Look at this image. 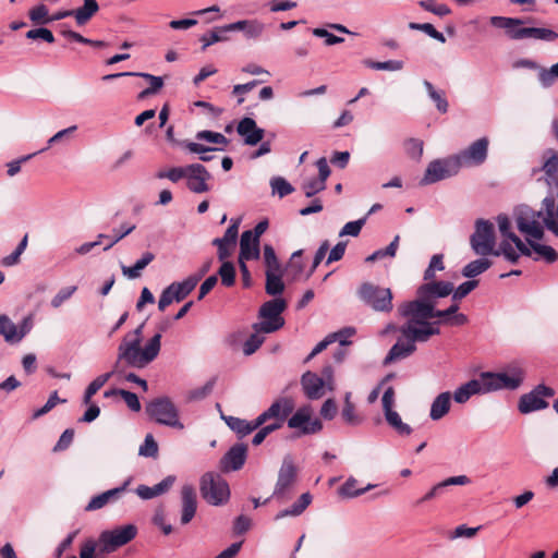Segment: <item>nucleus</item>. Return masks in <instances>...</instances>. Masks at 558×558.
Here are the masks:
<instances>
[{
  "mask_svg": "<svg viewBox=\"0 0 558 558\" xmlns=\"http://www.w3.org/2000/svg\"><path fill=\"white\" fill-rule=\"evenodd\" d=\"M16 325L7 315H0V336L4 338L8 343H16Z\"/></svg>",
  "mask_w": 558,
  "mask_h": 558,
  "instance_id": "864d4df0",
  "label": "nucleus"
},
{
  "mask_svg": "<svg viewBox=\"0 0 558 558\" xmlns=\"http://www.w3.org/2000/svg\"><path fill=\"white\" fill-rule=\"evenodd\" d=\"M265 29L266 25L257 19L239 20L219 27L220 32H242L247 40L259 39Z\"/></svg>",
  "mask_w": 558,
  "mask_h": 558,
  "instance_id": "f3484780",
  "label": "nucleus"
},
{
  "mask_svg": "<svg viewBox=\"0 0 558 558\" xmlns=\"http://www.w3.org/2000/svg\"><path fill=\"white\" fill-rule=\"evenodd\" d=\"M146 413L158 424L177 429H183L180 421L179 410L168 397H160L146 404Z\"/></svg>",
  "mask_w": 558,
  "mask_h": 558,
  "instance_id": "0eeeda50",
  "label": "nucleus"
},
{
  "mask_svg": "<svg viewBox=\"0 0 558 558\" xmlns=\"http://www.w3.org/2000/svg\"><path fill=\"white\" fill-rule=\"evenodd\" d=\"M83 5L74 10V19L78 26L85 25L99 10L96 0H83Z\"/></svg>",
  "mask_w": 558,
  "mask_h": 558,
  "instance_id": "ea45409f",
  "label": "nucleus"
},
{
  "mask_svg": "<svg viewBox=\"0 0 558 558\" xmlns=\"http://www.w3.org/2000/svg\"><path fill=\"white\" fill-rule=\"evenodd\" d=\"M131 483V478L124 481V483L112 489H108L99 495L94 496L89 502L85 506L86 511H96L104 508L106 505L110 502L117 501L122 494L126 490V487Z\"/></svg>",
  "mask_w": 558,
  "mask_h": 558,
  "instance_id": "b1692460",
  "label": "nucleus"
},
{
  "mask_svg": "<svg viewBox=\"0 0 558 558\" xmlns=\"http://www.w3.org/2000/svg\"><path fill=\"white\" fill-rule=\"evenodd\" d=\"M28 17L34 25H45L50 23L49 9L45 4L33 7L28 11Z\"/></svg>",
  "mask_w": 558,
  "mask_h": 558,
  "instance_id": "5fc2aeb1",
  "label": "nucleus"
},
{
  "mask_svg": "<svg viewBox=\"0 0 558 558\" xmlns=\"http://www.w3.org/2000/svg\"><path fill=\"white\" fill-rule=\"evenodd\" d=\"M221 418L226 422L228 427L238 434L239 437H245L251 434L253 430L257 429L259 424H257V418L253 421H246L235 416H226L221 415Z\"/></svg>",
  "mask_w": 558,
  "mask_h": 558,
  "instance_id": "f704fd0d",
  "label": "nucleus"
},
{
  "mask_svg": "<svg viewBox=\"0 0 558 558\" xmlns=\"http://www.w3.org/2000/svg\"><path fill=\"white\" fill-rule=\"evenodd\" d=\"M144 323L134 330L128 332L118 347L119 361H124L126 366L144 368L159 354L161 348V335L155 333L144 347H141Z\"/></svg>",
  "mask_w": 558,
  "mask_h": 558,
  "instance_id": "7ed1b4c3",
  "label": "nucleus"
},
{
  "mask_svg": "<svg viewBox=\"0 0 558 558\" xmlns=\"http://www.w3.org/2000/svg\"><path fill=\"white\" fill-rule=\"evenodd\" d=\"M211 178L207 169L201 163H192L187 166L185 175L187 189L195 193L202 194L208 192L210 186L208 180Z\"/></svg>",
  "mask_w": 558,
  "mask_h": 558,
  "instance_id": "a211bd4d",
  "label": "nucleus"
},
{
  "mask_svg": "<svg viewBox=\"0 0 558 558\" xmlns=\"http://www.w3.org/2000/svg\"><path fill=\"white\" fill-rule=\"evenodd\" d=\"M137 529L133 524L102 531L99 536V554H111L135 538Z\"/></svg>",
  "mask_w": 558,
  "mask_h": 558,
  "instance_id": "9d476101",
  "label": "nucleus"
},
{
  "mask_svg": "<svg viewBox=\"0 0 558 558\" xmlns=\"http://www.w3.org/2000/svg\"><path fill=\"white\" fill-rule=\"evenodd\" d=\"M181 523H190L197 510L196 490L192 484H184L181 488Z\"/></svg>",
  "mask_w": 558,
  "mask_h": 558,
  "instance_id": "5701e85b",
  "label": "nucleus"
},
{
  "mask_svg": "<svg viewBox=\"0 0 558 558\" xmlns=\"http://www.w3.org/2000/svg\"><path fill=\"white\" fill-rule=\"evenodd\" d=\"M247 456V447L244 444H235L232 446L220 460L221 470L225 472L240 470Z\"/></svg>",
  "mask_w": 558,
  "mask_h": 558,
  "instance_id": "4be33fe9",
  "label": "nucleus"
},
{
  "mask_svg": "<svg viewBox=\"0 0 558 558\" xmlns=\"http://www.w3.org/2000/svg\"><path fill=\"white\" fill-rule=\"evenodd\" d=\"M525 38L550 43L558 38V34L555 31L545 27H521L518 28V31L512 32V39L521 40Z\"/></svg>",
  "mask_w": 558,
  "mask_h": 558,
  "instance_id": "c85d7f7f",
  "label": "nucleus"
},
{
  "mask_svg": "<svg viewBox=\"0 0 558 558\" xmlns=\"http://www.w3.org/2000/svg\"><path fill=\"white\" fill-rule=\"evenodd\" d=\"M296 480L298 468L293 458L290 454H287L283 457L278 471V477L271 497L277 499L286 498L292 490Z\"/></svg>",
  "mask_w": 558,
  "mask_h": 558,
  "instance_id": "9b49d317",
  "label": "nucleus"
},
{
  "mask_svg": "<svg viewBox=\"0 0 558 558\" xmlns=\"http://www.w3.org/2000/svg\"><path fill=\"white\" fill-rule=\"evenodd\" d=\"M313 409L311 405L299 408L289 418L288 427L299 429L302 435L315 434L322 430L323 424L318 418H313Z\"/></svg>",
  "mask_w": 558,
  "mask_h": 558,
  "instance_id": "2eb2a0df",
  "label": "nucleus"
},
{
  "mask_svg": "<svg viewBox=\"0 0 558 558\" xmlns=\"http://www.w3.org/2000/svg\"><path fill=\"white\" fill-rule=\"evenodd\" d=\"M312 500L313 497L310 493H303L290 508L279 511L275 515V520L278 521L286 517H298L302 514L305 511V509L311 505Z\"/></svg>",
  "mask_w": 558,
  "mask_h": 558,
  "instance_id": "4c0bfd02",
  "label": "nucleus"
},
{
  "mask_svg": "<svg viewBox=\"0 0 558 558\" xmlns=\"http://www.w3.org/2000/svg\"><path fill=\"white\" fill-rule=\"evenodd\" d=\"M556 78H558V62L549 69H539L538 81L543 87H550Z\"/></svg>",
  "mask_w": 558,
  "mask_h": 558,
  "instance_id": "69168bd1",
  "label": "nucleus"
},
{
  "mask_svg": "<svg viewBox=\"0 0 558 558\" xmlns=\"http://www.w3.org/2000/svg\"><path fill=\"white\" fill-rule=\"evenodd\" d=\"M259 256V240L251 236L250 232H243L240 239L239 262L256 260Z\"/></svg>",
  "mask_w": 558,
  "mask_h": 558,
  "instance_id": "c756f323",
  "label": "nucleus"
},
{
  "mask_svg": "<svg viewBox=\"0 0 558 558\" xmlns=\"http://www.w3.org/2000/svg\"><path fill=\"white\" fill-rule=\"evenodd\" d=\"M541 171L544 172V180L548 186L558 184V153L547 149L542 155Z\"/></svg>",
  "mask_w": 558,
  "mask_h": 558,
  "instance_id": "bb28decb",
  "label": "nucleus"
},
{
  "mask_svg": "<svg viewBox=\"0 0 558 558\" xmlns=\"http://www.w3.org/2000/svg\"><path fill=\"white\" fill-rule=\"evenodd\" d=\"M138 454L145 458H156L158 454V444L151 434L145 436L144 442L140 446Z\"/></svg>",
  "mask_w": 558,
  "mask_h": 558,
  "instance_id": "680f3d73",
  "label": "nucleus"
},
{
  "mask_svg": "<svg viewBox=\"0 0 558 558\" xmlns=\"http://www.w3.org/2000/svg\"><path fill=\"white\" fill-rule=\"evenodd\" d=\"M458 311L459 303L453 301L452 304L446 310H436L434 307V318H439L437 325L439 323L448 324L451 326L465 325L468 323V316L462 313H458Z\"/></svg>",
  "mask_w": 558,
  "mask_h": 558,
  "instance_id": "7c9ffc66",
  "label": "nucleus"
},
{
  "mask_svg": "<svg viewBox=\"0 0 558 558\" xmlns=\"http://www.w3.org/2000/svg\"><path fill=\"white\" fill-rule=\"evenodd\" d=\"M187 172V166L185 167H173L168 170H160L156 173L158 179H168L173 183L179 182L181 179H185Z\"/></svg>",
  "mask_w": 558,
  "mask_h": 558,
  "instance_id": "052dcab7",
  "label": "nucleus"
},
{
  "mask_svg": "<svg viewBox=\"0 0 558 558\" xmlns=\"http://www.w3.org/2000/svg\"><path fill=\"white\" fill-rule=\"evenodd\" d=\"M461 169L459 158L456 155L435 159L428 163L420 184L425 186L450 179L456 177Z\"/></svg>",
  "mask_w": 558,
  "mask_h": 558,
  "instance_id": "6e6552de",
  "label": "nucleus"
},
{
  "mask_svg": "<svg viewBox=\"0 0 558 558\" xmlns=\"http://www.w3.org/2000/svg\"><path fill=\"white\" fill-rule=\"evenodd\" d=\"M387 424L400 436H409L412 434V427L404 423L400 414L393 410L384 414Z\"/></svg>",
  "mask_w": 558,
  "mask_h": 558,
  "instance_id": "79ce46f5",
  "label": "nucleus"
},
{
  "mask_svg": "<svg viewBox=\"0 0 558 558\" xmlns=\"http://www.w3.org/2000/svg\"><path fill=\"white\" fill-rule=\"evenodd\" d=\"M488 142H473L466 149L454 154L459 158L461 168L478 166L486 160Z\"/></svg>",
  "mask_w": 558,
  "mask_h": 558,
  "instance_id": "aec40b11",
  "label": "nucleus"
},
{
  "mask_svg": "<svg viewBox=\"0 0 558 558\" xmlns=\"http://www.w3.org/2000/svg\"><path fill=\"white\" fill-rule=\"evenodd\" d=\"M262 333L263 332L255 331L245 340L243 343V353L245 355H252L264 343L265 337Z\"/></svg>",
  "mask_w": 558,
  "mask_h": 558,
  "instance_id": "338daca9",
  "label": "nucleus"
},
{
  "mask_svg": "<svg viewBox=\"0 0 558 558\" xmlns=\"http://www.w3.org/2000/svg\"><path fill=\"white\" fill-rule=\"evenodd\" d=\"M263 258L266 265V272L281 271L280 263L276 252L270 244H265L263 248Z\"/></svg>",
  "mask_w": 558,
  "mask_h": 558,
  "instance_id": "6e6d98bb",
  "label": "nucleus"
},
{
  "mask_svg": "<svg viewBox=\"0 0 558 558\" xmlns=\"http://www.w3.org/2000/svg\"><path fill=\"white\" fill-rule=\"evenodd\" d=\"M155 259V255L151 252H145L140 259L135 262L133 266L121 265L123 276L128 279H137L141 277L142 270L148 266Z\"/></svg>",
  "mask_w": 558,
  "mask_h": 558,
  "instance_id": "58836bf2",
  "label": "nucleus"
},
{
  "mask_svg": "<svg viewBox=\"0 0 558 558\" xmlns=\"http://www.w3.org/2000/svg\"><path fill=\"white\" fill-rule=\"evenodd\" d=\"M490 23L496 27L505 28L508 36L512 39V32L518 31V28H520L519 26L523 24V21L514 17L493 16Z\"/></svg>",
  "mask_w": 558,
  "mask_h": 558,
  "instance_id": "3c124183",
  "label": "nucleus"
},
{
  "mask_svg": "<svg viewBox=\"0 0 558 558\" xmlns=\"http://www.w3.org/2000/svg\"><path fill=\"white\" fill-rule=\"evenodd\" d=\"M287 308V302L282 298H275L265 302L258 312L259 322L253 325L254 331L271 333L284 325L282 313Z\"/></svg>",
  "mask_w": 558,
  "mask_h": 558,
  "instance_id": "423d86ee",
  "label": "nucleus"
},
{
  "mask_svg": "<svg viewBox=\"0 0 558 558\" xmlns=\"http://www.w3.org/2000/svg\"><path fill=\"white\" fill-rule=\"evenodd\" d=\"M423 86L429 97V99L435 104L437 111L441 114L448 112L449 104L446 98V93L442 89L436 88L429 81L424 80Z\"/></svg>",
  "mask_w": 558,
  "mask_h": 558,
  "instance_id": "e433bc0d",
  "label": "nucleus"
},
{
  "mask_svg": "<svg viewBox=\"0 0 558 558\" xmlns=\"http://www.w3.org/2000/svg\"><path fill=\"white\" fill-rule=\"evenodd\" d=\"M512 215L518 231L524 238L523 245L529 250V254H520V257L544 259L548 264L555 263L558 259L557 252L551 246L541 243L545 236V230H548V220L541 217V214L529 205L514 207Z\"/></svg>",
  "mask_w": 558,
  "mask_h": 558,
  "instance_id": "f03ea898",
  "label": "nucleus"
},
{
  "mask_svg": "<svg viewBox=\"0 0 558 558\" xmlns=\"http://www.w3.org/2000/svg\"><path fill=\"white\" fill-rule=\"evenodd\" d=\"M221 283L226 287H231L235 282V268L231 262H223L218 270Z\"/></svg>",
  "mask_w": 558,
  "mask_h": 558,
  "instance_id": "e2e57ef3",
  "label": "nucleus"
},
{
  "mask_svg": "<svg viewBox=\"0 0 558 558\" xmlns=\"http://www.w3.org/2000/svg\"><path fill=\"white\" fill-rule=\"evenodd\" d=\"M555 395L553 388L543 384L537 385L530 392L520 397L518 410L522 414H529L535 411L544 410L548 407L545 398H551Z\"/></svg>",
  "mask_w": 558,
  "mask_h": 558,
  "instance_id": "f8f14e48",
  "label": "nucleus"
},
{
  "mask_svg": "<svg viewBox=\"0 0 558 558\" xmlns=\"http://www.w3.org/2000/svg\"><path fill=\"white\" fill-rule=\"evenodd\" d=\"M48 149V146L47 147H43V148H39L31 154H27V155H24L15 160H12L10 161L7 167H8V175L9 177H14L15 174H17L21 170V166L23 163H25L26 161L31 160L33 157H35L36 155L40 154V153H44Z\"/></svg>",
  "mask_w": 558,
  "mask_h": 558,
  "instance_id": "4d7b16f0",
  "label": "nucleus"
},
{
  "mask_svg": "<svg viewBox=\"0 0 558 558\" xmlns=\"http://www.w3.org/2000/svg\"><path fill=\"white\" fill-rule=\"evenodd\" d=\"M293 402L289 398H281L275 401L267 410L260 413L257 418L259 426L264 425L267 421L274 420L277 423L283 425L286 418L293 411Z\"/></svg>",
  "mask_w": 558,
  "mask_h": 558,
  "instance_id": "6ab92c4d",
  "label": "nucleus"
},
{
  "mask_svg": "<svg viewBox=\"0 0 558 558\" xmlns=\"http://www.w3.org/2000/svg\"><path fill=\"white\" fill-rule=\"evenodd\" d=\"M496 223L501 238L498 246H496L494 223L485 219L475 221L474 232L470 236L472 251L480 256H502L510 264H517L520 254H529V250L513 231L512 220L507 215H498Z\"/></svg>",
  "mask_w": 558,
  "mask_h": 558,
  "instance_id": "f257e3e1",
  "label": "nucleus"
},
{
  "mask_svg": "<svg viewBox=\"0 0 558 558\" xmlns=\"http://www.w3.org/2000/svg\"><path fill=\"white\" fill-rule=\"evenodd\" d=\"M175 482L174 475L166 476L161 482L154 486L138 485L135 489L137 496L144 500L153 499L167 493Z\"/></svg>",
  "mask_w": 558,
  "mask_h": 558,
  "instance_id": "2f4dec72",
  "label": "nucleus"
},
{
  "mask_svg": "<svg viewBox=\"0 0 558 558\" xmlns=\"http://www.w3.org/2000/svg\"><path fill=\"white\" fill-rule=\"evenodd\" d=\"M122 363L124 364V361H119V355H117V361L114 362L112 369H118V373H114L113 376H116L118 378V380H120V381L125 380L129 383H134V384L138 385L143 389V391L146 392L148 390L147 381L145 379L138 377L135 373L125 372L121 367Z\"/></svg>",
  "mask_w": 558,
  "mask_h": 558,
  "instance_id": "a19ab883",
  "label": "nucleus"
},
{
  "mask_svg": "<svg viewBox=\"0 0 558 558\" xmlns=\"http://www.w3.org/2000/svg\"><path fill=\"white\" fill-rule=\"evenodd\" d=\"M399 331L403 338H409L412 343L426 342L430 337L439 335L437 323H404Z\"/></svg>",
  "mask_w": 558,
  "mask_h": 558,
  "instance_id": "dca6fc26",
  "label": "nucleus"
},
{
  "mask_svg": "<svg viewBox=\"0 0 558 558\" xmlns=\"http://www.w3.org/2000/svg\"><path fill=\"white\" fill-rule=\"evenodd\" d=\"M356 296L365 306L374 312L390 313L393 310V295L389 288L365 281L357 288Z\"/></svg>",
  "mask_w": 558,
  "mask_h": 558,
  "instance_id": "39448f33",
  "label": "nucleus"
},
{
  "mask_svg": "<svg viewBox=\"0 0 558 558\" xmlns=\"http://www.w3.org/2000/svg\"><path fill=\"white\" fill-rule=\"evenodd\" d=\"M480 374L487 393L499 390H517L525 379V372L519 364H509L500 372H482Z\"/></svg>",
  "mask_w": 558,
  "mask_h": 558,
  "instance_id": "20e7f679",
  "label": "nucleus"
},
{
  "mask_svg": "<svg viewBox=\"0 0 558 558\" xmlns=\"http://www.w3.org/2000/svg\"><path fill=\"white\" fill-rule=\"evenodd\" d=\"M197 286V279L185 278L175 281L163 289L159 296L158 310L163 312L171 303L184 300Z\"/></svg>",
  "mask_w": 558,
  "mask_h": 558,
  "instance_id": "4468645a",
  "label": "nucleus"
},
{
  "mask_svg": "<svg viewBox=\"0 0 558 558\" xmlns=\"http://www.w3.org/2000/svg\"><path fill=\"white\" fill-rule=\"evenodd\" d=\"M239 220L232 221V223L226 230L223 236L214 239L213 244H229L231 246H235L239 234Z\"/></svg>",
  "mask_w": 558,
  "mask_h": 558,
  "instance_id": "bf43d9fd",
  "label": "nucleus"
},
{
  "mask_svg": "<svg viewBox=\"0 0 558 558\" xmlns=\"http://www.w3.org/2000/svg\"><path fill=\"white\" fill-rule=\"evenodd\" d=\"M120 396L125 404L128 405V408L133 411V412H138L141 410V402L138 400V397L136 396V393L134 392H131L129 390H124V389H111V390H107L104 396L106 398H109L111 396Z\"/></svg>",
  "mask_w": 558,
  "mask_h": 558,
  "instance_id": "c03bdc74",
  "label": "nucleus"
},
{
  "mask_svg": "<svg viewBox=\"0 0 558 558\" xmlns=\"http://www.w3.org/2000/svg\"><path fill=\"white\" fill-rule=\"evenodd\" d=\"M416 351V344L412 343L409 338H401L391 347L387 356L385 357V364L403 360Z\"/></svg>",
  "mask_w": 558,
  "mask_h": 558,
  "instance_id": "473e14b6",
  "label": "nucleus"
},
{
  "mask_svg": "<svg viewBox=\"0 0 558 558\" xmlns=\"http://www.w3.org/2000/svg\"><path fill=\"white\" fill-rule=\"evenodd\" d=\"M470 483H471V480L466 475H457V476L448 477V478L437 483L436 485H434L423 497H421L415 502V505L421 506L432 499L439 497L444 493V489L448 486L468 485Z\"/></svg>",
  "mask_w": 558,
  "mask_h": 558,
  "instance_id": "cd10ccee",
  "label": "nucleus"
},
{
  "mask_svg": "<svg viewBox=\"0 0 558 558\" xmlns=\"http://www.w3.org/2000/svg\"><path fill=\"white\" fill-rule=\"evenodd\" d=\"M476 395H487L481 374L460 385L451 396L456 403L464 404Z\"/></svg>",
  "mask_w": 558,
  "mask_h": 558,
  "instance_id": "412c9836",
  "label": "nucleus"
},
{
  "mask_svg": "<svg viewBox=\"0 0 558 558\" xmlns=\"http://www.w3.org/2000/svg\"><path fill=\"white\" fill-rule=\"evenodd\" d=\"M118 373V369H111L108 373L97 376L85 389L83 396V403L89 404L92 397L111 378L113 374Z\"/></svg>",
  "mask_w": 558,
  "mask_h": 558,
  "instance_id": "37998d69",
  "label": "nucleus"
},
{
  "mask_svg": "<svg viewBox=\"0 0 558 558\" xmlns=\"http://www.w3.org/2000/svg\"><path fill=\"white\" fill-rule=\"evenodd\" d=\"M266 275V293L272 296L279 295L284 290V283L281 279V271L265 272Z\"/></svg>",
  "mask_w": 558,
  "mask_h": 558,
  "instance_id": "49530a36",
  "label": "nucleus"
},
{
  "mask_svg": "<svg viewBox=\"0 0 558 558\" xmlns=\"http://www.w3.org/2000/svg\"><path fill=\"white\" fill-rule=\"evenodd\" d=\"M357 481L354 477H349L344 484L339 488V494L347 498H354L363 495L364 493L373 489L375 487L374 484H368L366 487L361 489H355Z\"/></svg>",
  "mask_w": 558,
  "mask_h": 558,
  "instance_id": "8fccbe9b",
  "label": "nucleus"
},
{
  "mask_svg": "<svg viewBox=\"0 0 558 558\" xmlns=\"http://www.w3.org/2000/svg\"><path fill=\"white\" fill-rule=\"evenodd\" d=\"M399 240H400V236L396 235L386 248H380V250L375 251L373 254L367 256L365 260L367 263H372V262L383 259L385 257H391V258L395 257L398 246H399Z\"/></svg>",
  "mask_w": 558,
  "mask_h": 558,
  "instance_id": "603ef678",
  "label": "nucleus"
},
{
  "mask_svg": "<svg viewBox=\"0 0 558 558\" xmlns=\"http://www.w3.org/2000/svg\"><path fill=\"white\" fill-rule=\"evenodd\" d=\"M490 266L492 262L487 258H477L462 268V276L465 278H474L486 271Z\"/></svg>",
  "mask_w": 558,
  "mask_h": 558,
  "instance_id": "a18cd8bd",
  "label": "nucleus"
},
{
  "mask_svg": "<svg viewBox=\"0 0 558 558\" xmlns=\"http://www.w3.org/2000/svg\"><path fill=\"white\" fill-rule=\"evenodd\" d=\"M418 4L425 11L432 12L438 16H446L451 12L447 4L437 3L435 0H422Z\"/></svg>",
  "mask_w": 558,
  "mask_h": 558,
  "instance_id": "0e129e2a",
  "label": "nucleus"
},
{
  "mask_svg": "<svg viewBox=\"0 0 558 558\" xmlns=\"http://www.w3.org/2000/svg\"><path fill=\"white\" fill-rule=\"evenodd\" d=\"M301 385L305 396L311 400L323 398L327 390L324 379L316 373L310 371L302 375Z\"/></svg>",
  "mask_w": 558,
  "mask_h": 558,
  "instance_id": "393cba45",
  "label": "nucleus"
},
{
  "mask_svg": "<svg viewBox=\"0 0 558 558\" xmlns=\"http://www.w3.org/2000/svg\"><path fill=\"white\" fill-rule=\"evenodd\" d=\"M236 132L243 140H264L265 131L256 125L254 119L245 117L236 126Z\"/></svg>",
  "mask_w": 558,
  "mask_h": 558,
  "instance_id": "c9c22d12",
  "label": "nucleus"
},
{
  "mask_svg": "<svg viewBox=\"0 0 558 558\" xmlns=\"http://www.w3.org/2000/svg\"><path fill=\"white\" fill-rule=\"evenodd\" d=\"M451 392L444 391L433 400L429 410V417L432 421H439L449 413L451 409Z\"/></svg>",
  "mask_w": 558,
  "mask_h": 558,
  "instance_id": "72a5a7b5",
  "label": "nucleus"
},
{
  "mask_svg": "<svg viewBox=\"0 0 558 558\" xmlns=\"http://www.w3.org/2000/svg\"><path fill=\"white\" fill-rule=\"evenodd\" d=\"M76 286H68L60 289L57 294L51 299V306L53 308H59L64 302L72 298V295L76 292Z\"/></svg>",
  "mask_w": 558,
  "mask_h": 558,
  "instance_id": "774afa93",
  "label": "nucleus"
},
{
  "mask_svg": "<svg viewBox=\"0 0 558 558\" xmlns=\"http://www.w3.org/2000/svg\"><path fill=\"white\" fill-rule=\"evenodd\" d=\"M434 302L417 296L416 300L401 304L399 314L407 318L405 323H426L434 318Z\"/></svg>",
  "mask_w": 558,
  "mask_h": 558,
  "instance_id": "ddd939ff",
  "label": "nucleus"
},
{
  "mask_svg": "<svg viewBox=\"0 0 558 558\" xmlns=\"http://www.w3.org/2000/svg\"><path fill=\"white\" fill-rule=\"evenodd\" d=\"M272 194L284 197L294 191V187L282 177H274L270 180Z\"/></svg>",
  "mask_w": 558,
  "mask_h": 558,
  "instance_id": "13d9d810",
  "label": "nucleus"
},
{
  "mask_svg": "<svg viewBox=\"0 0 558 558\" xmlns=\"http://www.w3.org/2000/svg\"><path fill=\"white\" fill-rule=\"evenodd\" d=\"M363 64L372 70L391 72L401 71L404 66V63L401 60L373 61L371 59H365Z\"/></svg>",
  "mask_w": 558,
  "mask_h": 558,
  "instance_id": "de8ad7c7",
  "label": "nucleus"
},
{
  "mask_svg": "<svg viewBox=\"0 0 558 558\" xmlns=\"http://www.w3.org/2000/svg\"><path fill=\"white\" fill-rule=\"evenodd\" d=\"M186 150L199 155L202 161H210L214 158L213 151L223 150V147L205 146L201 142H187Z\"/></svg>",
  "mask_w": 558,
  "mask_h": 558,
  "instance_id": "09e8293b",
  "label": "nucleus"
},
{
  "mask_svg": "<svg viewBox=\"0 0 558 558\" xmlns=\"http://www.w3.org/2000/svg\"><path fill=\"white\" fill-rule=\"evenodd\" d=\"M453 291V284L448 281H430L422 284L417 289V296L424 298L429 302L436 299L446 298Z\"/></svg>",
  "mask_w": 558,
  "mask_h": 558,
  "instance_id": "a878e982",
  "label": "nucleus"
},
{
  "mask_svg": "<svg viewBox=\"0 0 558 558\" xmlns=\"http://www.w3.org/2000/svg\"><path fill=\"white\" fill-rule=\"evenodd\" d=\"M199 490L202 497L213 506L223 505L230 497L228 483L213 472H207L201 477Z\"/></svg>",
  "mask_w": 558,
  "mask_h": 558,
  "instance_id": "1a4fd4ad",
  "label": "nucleus"
}]
</instances>
